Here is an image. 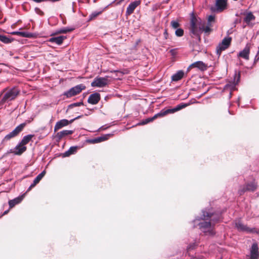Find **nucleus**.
Here are the masks:
<instances>
[{"label": "nucleus", "mask_w": 259, "mask_h": 259, "mask_svg": "<svg viewBox=\"0 0 259 259\" xmlns=\"http://www.w3.org/2000/svg\"><path fill=\"white\" fill-rule=\"evenodd\" d=\"M201 213L200 216L195 217V219L193 220V222L200 220H210L212 225L215 226L216 224L223 221V212L222 211L214 210L212 207H207L201 210Z\"/></svg>", "instance_id": "nucleus-1"}, {"label": "nucleus", "mask_w": 259, "mask_h": 259, "mask_svg": "<svg viewBox=\"0 0 259 259\" xmlns=\"http://www.w3.org/2000/svg\"><path fill=\"white\" fill-rule=\"evenodd\" d=\"M193 14L190 15L189 20V26L188 27L189 35L191 38L196 37L199 42H201V35L202 33L205 34V30L202 26H199L197 24V21L194 18Z\"/></svg>", "instance_id": "nucleus-2"}, {"label": "nucleus", "mask_w": 259, "mask_h": 259, "mask_svg": "<svg viewBox=\"0 0 259 259\" xmlns=\"http://www.w3.org/2000/svg\"><path fill=\"white\" fill-rule=\"evenodd\" d=\"M193 14L194 18H195L196 21H197V24L199 26H202L205 30V35L208 36L213 31L212 28V23L215 22V15L214 14H210L207 17L206 23L205 21H202L201 19L197 15L195 14L193 11L190 14V16Z\"/></svg>", "instance_id": "nucleus-3"}, {"label": "nucleus", "mask_w": 259, "mask_h": 259, "mask_svg": "<svg viewBox=\"0 0 259 259\" xmlns=\"http://www.w3.org/2000/svg\"><path fill=\"white\" fill-rule=\"evenodd\" d=\"M86 88L85 85L83 83L77 84L69 90L64 91L61 95L60 98L61 100H64L66 99L71 98L80 94L83 90Z\"/></svg>", "instance_id": "nucleus-4"}, {"label": "nucleus", "mask_w": 259, "mask_h": 259, "mask_svg": "<svg viewBox=\"0 0 259 259\" xmlns=\"http://www.w3.org/2000/svg\"><path fill=\"white\" fill-rule=\"evenodd\" d=\"M20 90L16 86L9 89L0 101V104H4L14 100L20 93Z\"/></svg>", "instance_id": "nucleus-5"}, {"label": "nucleus", "mask_w": 259, "mask_h": 259, "mask_svg": "<svg viewBox=\"0 0 259 259\" xmlns=\"http://www.w3.org/2000/svg\"><path fill=\"white\" fill-rule=\"evenodd\" d=\"M235 227L239 232H246L251 234H259V229L255 227L250 228L247 225H244L241 221L236 222Z\"/></svg>", "instance_id": "nucleus-6"}, {"label": "nucleus", "mask_w": 259, "mask_h": 259, "mask_svg": "<svg viewBox=\"0 0 259 259\" xmlns=\"http://www.w3.org/2000/svg\"><path fill=\"white\" fill-rule=\"evenodd\" d=\"M26 125V122H23L17 125L12 132L5 136L2 141V144L5 141H9L17 136L24 128Z\"/></svg>", "instance_id": "nucleus-7"}, {"label": "nucleus", "mask_w": 259, "mask_h": 259, "mask_svg": "<svg viewBox=\"0 0 259 259\" xmlns=\"http://www.w3.org/2000/svg\"><path fill=\"white\" fill-rule=\"evenodd\" d=\"M109 76L106 75L105 77L98 76L96 77L91 82V85L92 87L103 88L106 87L108 83V78Z\"/></svg>", "instance_id": "nucleus-8"}, {"label": "nucleus", "mask_w": 259, "mask_h": 259, "mask_svg": "<svg viewBox=\"0 0 259 259\" xmlns=\"http://www.w3.org/2000/svg\"><path fill=\"white\" fill-rule=\"evenodd\" d=\"M227 0H215L214 6L210 7L212 13H220L227 8Z\"/></svg>", "instance_id": "nucleus-9"}, {"label": "nucleus", "mask_w": 259, "mask_h": 259, "mask_svg": "<svg viewBox=\"0 0 259 259\" xmlns=\"http://www.w3.org/2000/svg\"><path fill=\"white\" fill-rule=\"evenodd\" d=\"M115 131L111 133L107 134H103L100 136L95 137L92 139H87L85 140V142L91 144H95L97 143H100L102 142L108 140L110 137L113 136L114 134Z\"/></svg>", "instance_id": "nucleus-10"}, {"label": "nucleus", "mask_w": 259, "mask_h": 259, "mask_svg": "<svg viewBox=\"0 0 259 259\" xmlns=\"http://www.w3.org/2000/svg\"><path fill=\"white\" fill-rule=\"evenodd\" d=\"M258 246L257 242H253L250 248L249 259H258L259 251Z\"/></svg>", "instance_id": "nucleus-11"}, {"label": "nucleus", "mask_w": 259, "mask_h": 259, "mask_svg": "<svg viewBox=\"0 0 259 259\" xmlns=\"http://www.w3.org/2000/svg\"><path fill=\"white\" fill-rule=\"evenodd\" d=\"M101 100V95L100 94L97 92V91H94L92 94L90 95L88 97L87 102L89 104L92 105H96Z\"/></svg>", "instance_id": "nucleus-12"}, {"label": "nucleus", "mask_w": 259, "mask_h": 259, "mask_svg": "<svg viewBox=\"0 0 259 259\" xmlns=\"http://www.w3.org/2000/svg\"><path fill=\"white\" fill-rule=\"evenodd\" d=\"M46 174V170L44 169L40 174H39L33 180V182L31 184L27 190L25 192L27 194L33 188H34L37 184H38L41 179L44 178Z\"/></svg>", "instance_id": "nucleus-13"}, {"label": "nucleus", "mask_w": 259, "mask_h": 259, "mask_svg": "<svg viewBox=\"0 0 259 259\" xmlns=\"http://www.w3.org/2000/svg\"><path fill=\"white\" fill-rule=\"evenodd\" d=\"M26 193L24 192L21 195H19L17 197L13 199H10L8 201V204L9 209L13 208L15 205L20 204L26 196Z\"/></svg>", "instance_id": "nucleus-14"}, {"label": "nucleus", "mask_w": 259, "mask_h": 259, "mask_svg": "<svg viewBox=\"0 0 259 259\" xmlns=\"http://www.w3.org/2000/svg\"><path fill=\"white\" fill-rule=\"evenodd\" d=\"M231 37L228 36H225L219 44L217 47L223 51H224L230 46L231 43Z\"/></svg>", "instance_id": "nucleus-15"}, {"label": "nucleus", "mask_w": 259, "mask_h": 259, "mask_svg": "<svg viewBox=\"0 0 259 259\" xmlns=\"http://www.w3.org/2000/svg\"><path fill=\"white\" fill-rule=\"evenodd\" d=\"M50 36L51 37L47 40V41L56 44L58 46L62 45L64 40L67 38V36L64 35H59L57 36L53 35Z\"/></svg>", "instance_id": "nucleus-16"}, {"label": "nucleus", "mask_w": 259, "mask_h": 259, "mask_svg": "<svg viewBox=\"0 0 259 259\" xmlns=\"http://www.w3.org/2000/svg\"><path fill=\"white\" fill-rule=\"evenodd\" d=\"M75 29V27L72 26H67L62 27L58 29L50 34V36L56 35L58 34H66L68 32H71Z\"/></svg>", "instance_id": "nucleus-17"}, {"label": "nucleus", "mask_w": 259, "mask_h": 259, "mask_svg": "<svg viewBox=\"0 0 259 259\" xmlns=\"http://www.w3.org/2000/svg\"><path fill=\"white\" fill-rule=\"evenodd\" d=\"M191 66L196 68L201 72L206 71L208 68L207 64L202 61H197L191 64Z\"/></svg>", "instance_id": "nucleus-18"}, {"label": "nucleus", "mask_w": 259, "mask_h": 259, "mask_svg": "<svg viewBox=\"0 0 259 259\" xmlns=\"http://www.w3.org/2000/svg\"><path fill=\"white\" fill-rule=\"evenodd\" d=\"M240 15H245V17L243 19V21L247 25H249L251 21L254 20L255 17L253 15V13L251 11H248L247 10H245L244 12L240 13Z\"/></svg>", "instance_id": "nucleus-19"}, {"label": "nucleus", "mask_w": 259, "mask_h": 259, "mask_svg": "<svg viewBox=\"0 0 259 259\" xmlns=\"http://www.w3.org/2000/svg\"><path fill=\"white\" fill-rule=\"evenodd\" d=\"M140 3L141 2L140 1H135L130 3L126 8L125 15L128 16L132 14Z\"/></svg>", "instance_id": "nucleus-20"}, {"label": "nucleus", "mask_w": 259, "mask_h": 259, "mask_svg": "<svg viewBox=\"0 0 259 259\" xmlns=\"http://www.w3.org/2000/svg\"><path fill=\"white\" fill-rule=\"evenodd\" d=\"M186 75V73L183 70H179L174 73L171 77L172 81L177 82Z\"/></svg>", "instance_id": "nucleus-21"}, {"label": "nucleus", "mask_w": 259, "mask_h": 259, "mask_svg": "<svg viewBox=\"0 0 259 259\" xmlns=\"http://www.w3.org/2000/svg\"><path fill=\"white\" fill-rule=\"evenodd\" d=\"M14 155H21L27 150L26 146H22V144L19 142L17 145L14 148Z\"/></svg>", "instance_id": "nucleus-22"}, {"label": "nucleus", "mask_w": 259, "mask_h": 259, "mask_svg": "<svg viewBox=\"0 0 259 259\" xmlns=\"http://www.w3.org/2000/svg\"><path fill=\"white\" fill-rule=\"evenodd\" d=\"M250 48L247 46L241 51H240L237 54L238 57L242 58L245 60H248L249 58Z\"/></svg>", "instance_id": "nucleus-23"}, {"label": "nucleus", "mask_w": 259, "mask_h": 259, "mask_svg": "<svg viewBox=\"0 0 259 259\" xmlns=\"http://www.w3.org/2000/svg\"><path fill=\"white\" fill-rule=\"evenodd\" d=\"M80 148L79 146H71L67 151L64 152V156L66 157H69L71 155L75 154L77 153L78 149Z\"/></svg>", "instance_id": "nucleus-24"}, {"label": "nucleus", "mask_w": 259, "mask_h": 259, "mask_svg": "<svg viewBox=\"0 0 259 259\" xmlns=\"http://www.w3.org/2000/svg\"><path fill=\"white\" fill-rule=\"evenodd\" d=\"M67 119H62L58 121L54 126V133L59 130L68 125Z\"/></svg>", "instance_id": "nucleus-25"}, {"label": "nucleus", "mask_w": 259, "mask_h": 259, "mask_svg": "<svg viewBox=\"0 0 259 259\" xmlns=\"http://www.w3.org/2000/svg\"><path fill=\"white\" fill-rule=\"evenodd\" d=\"M109 7V5L106 6L105 7L103 8L101 10L99 11H94L92 12L89 16V18L87 20V22H90L96 19L99 15L101 14L103 12L106 10Z\"/></svg>", "instance_id": "nucleus-26"}, {"label": "nucleus", "mask_w": 259, "mask_h": 259, "mask_svg": "<svg viewBox=\"0 0 259 259\" xmlns=\"http://www.w3.org/2000/svg\"><path fill=\"white\" fill-rule=\"evenodd\" d=\"M34 137V134H28L25 135L22 138L20 142L22 144V146H25V145L27 144L29 142H32V139Z\"/></svg>", "instance_id": "nucleus-27"}, {"label": "nucleus", "mask_w": 259, "mask_h": 259, "mask_svg": "<svg viewBox=\"0 0 259 259\" xmlns=\"http://www.w3.org/2000/svg\"><path fill=\"white\" fill-rule=\"evenodd\" d=\"M14 38L0 34V41L5 44H10L14 41Z\"/></svg>", "instance_id": "nucleus-28"}, {"label": "nucleus", "mask_w": 259, "mask_h": 259, "mask_svg": "<svg viewBox=\"0 0 259 259\" xmlns=\"http://www.w3.org/2000/svg\"><path fill=\"white\" fill-rule=\"evenodd\" d=\"M198 225H199L200 229H203L204 230H206L213 226L212 223L211 222V221H210V220H206L204 221L203 222H200L198 223Z\"/></svg>", "instance_id": "nucleus-29"}, {"label": "nucleus", "mask_w": 259, "mask_h": 259, "mask_svg": "<svg viewBox=\"0 0 259 259\" xmlns=\"http://www.w3.org/2000/svg\"><path fill=\"white\" fill-rule=\"evenodd\" d=\"M241 79V71L237 69L234 70V74L233 75V79L231 80H234V83L238 84Z\"/></svg>", "instance_id": "nucleus-30"}, {"label": "nucleus", "mask_w": 259, "mask_h": 259, "mask_svg": "<svg viewBox=\"0 0 259 259\" xmlns=\"http://www.w3.org/2000/svg\"><path fill=\"white\" fill-rule=\"evenodd\" d=\"M154 119L153 118V117H148V118H146L140 121H139V122H138L137 124H136L135 125H133L132 126V127H135V126H139V125H145V124H147L150 122H152L153 121H154Z\"/></svg>", "instance_id": "nucleus-31"}, {"label": "nucleus", "mask_w": 259, "mask_h": 259, "mask_svg": "<svg viewBox=\"0 0 259 259\" xmlns=\"http://www.w3.org/2000/svg\"><path fill=\"white\" fill-rule=\"evenodd\" d=\"M234 80H229L228 82L226 84L223 88V90H226L228 89H230L231 91L237 89L235 86L237 85L236 83H234Z\"/></svg>", "instance_id": "nucleus-32"}, {"label": "nucleus", "mask_w": 259, "mask_h": 259, "mask_svg": "<svg viewBox=\"0 0 259 259\" xmlns=\"http://www.w3.org/2000/svg\"><path fill=\"white\" fill-rule=\"evenodd\" d=\"M214 227L215 226H212L206 230H203L202 232L206 235L211 237L214 236L216 234V232L214 230Z\"/></svg>", "instance_id": "nucleus-33"}, {"label": "nucleus", "mask_w": 259, "mask_h": 259, "mask_svg": "<svg viewBox=\"0 0 259 259\" xmlns=\"http://www.w3.org/2000/svg\"><path fill=\"white\" fill-rule=\"evenodd\" d=\"M80 106H86V105L84 104L83 99H81L79 102H74L69 104L67 106V109L66 110V112H67L68 110L70 109H72L75 107H79Z\"/></svg>", "instance_id": "nucleus-34"}, {"label": "nucleus", "mask_w": 259, "mask_h": 259, "mask_svg": "<svg viewBox=\"0 0 259 259\" xmlns=\"http://www.w3.org/2000/svg\"><path fill=\"white\" fill-rule=\"evenodd\" d=\"M38 36V33L36 32H30L28 31H23V37L29 38H36Z\"/></svg>", "instance_id": "nucleus-35"}, {"label": "nucleus", "mask_w": 259, "mask_h": 259, "mask_svg": "<svg viewBox=\"0 0 259 259\" xmlns=\"http://www.w3.org/2000/svg\"><path fill=\"white\" fill-rule=\"evenodd\" d=\"M75 132V130H64L60 132H59V134L62 137V139L65 137L73 134Z\"/></svg>", "instance_id": "nucleus-36"}, {"label": "nucleus", "mask_w": 259, "mask_h": 259, "mask_svg": "<svg viewBox=\"0 0 259 259\" xmlns=\"http://www.w3.org/2000/svg\"><path fill=\"white\" fill-rule=\"evenodd\" d=\"M248 191H254L257 188V185L253 182L245 185Z\"/></svg>", "instance_id": "nucleus-37"}, {"label": "nucleus", "mask_w": 259, "mask_h": 259, "mask_svg": "<svg viewBox=\"0 0 259 259\" xmlns=\"http://www.w3.org/2000/svg\"><path fill=\"white\" fill-rule=\"evenodd\" d=\"M198 246V243L196 242L195 240L194 242L190 243L187 246L186 250L187 251H191L192 250H194L196 248V247Z\"/></svg>", "instance_id": "nucleus-38"}, {"label": "nucleus", "mask_w": 259, "mask_h": 259, "mask_svg": "<svg viewBox=\"0 0 259 259\" xmlns=\"http://www.w3.org/2000/svg\"><path fill=\"white\" fill-rule=\"evenodd\" d=\"M180 23L178 20H173L170 23V26L174 29H176L180 27Z\"/></svg>", "instance_id": "nucleus-39"}, {"label": "nucleus", "mask_w": 259, "mask_h": 259, "mask_svg": "<svg viewBox=\"0 0 259 259\" xmlns=\"http://www.w3.org/2000/svg\"><path fill=\"white\" fill-rule=\"evenodd\" d=\"M163 113L165 116L169 114H173L175 112H176V110L175 108V107L174 108H167L166 107L163 109Z\"/></svg>", "instance_id": "nucleus-40"}, {"label": "nucleus", "mask_w": 259, "mask_h": 259, "mask_svg": "<svg viewBox=\"0 0 259 259\" xmlns=\"http://www.w3.org/2000/svg\"><path fill=\"white\" fill-rule=\"evenodd\" d=\"M184 30L182 28L179 27L175 29V34L177 37H182L184 35Z\"/></svg>", "instance_id": "nucleus-41"}, {"label": "nucleus", "mask_w": 259, "mask_h": 259, "mask_svg": "<svg viewBox=\"0 0 259 259\" xmlns=\"http://www.w3.org/2000/svg\"><path fill=\"white\" fill-rule=\"evenodd\" d=\"M187 104L186 103L181 102L180 104H178L177 106L175 107V108L176 110V112H178L186 107H187Z\"/></svg>", "instance_id": "nucleus-42"}, {"label": "nucleus", "mask_w": 259, "mask_h": 259, "mask_svg": "<svg viewBox=\"0 0 259 259\" xmlns=\"http://www.w3.org/2000/svg\"><path fill=\"white\" fill-rule=\"evenodd\" d=\"M52 138L55 139V142L56 143H59L62 139V137L60 136L58 132H57L55 135H53Z\"/></svg>", "instance_id": "nucleus-43"}, {"label": "nucleus", "mask_w": 259, "mask_h": 259, "mask_svg": "<svg viewBox=\"0 0 259 259\" xmlns=\"http://www.w3.org/2000/svg\"><path fill=\"white\" fill-rule=\"evenodd\" d=\"M165 116L163 113V109L160 111L158 113H157L155 114L152 117L154 119V120L158 118H161Z\"/></svg>", "instance_id": "nucleus-44"}, {"label": "nucleus", "mask_w": 259, "mask_h": 259, "mask_svg": "<svg viewBox=\"0 0 259 259\" xmlns=\"http://www.w3.org/2000/svg\"><path fill=\"white\" fill-rule=\"evenodd\" d=\"M21 29H22V28H19V30L12 31L9 32L8 33L11 35H16L22 37L23 31H20Z\"/></svg>", "instance_id": "nucleus-45"}, {"label": "nucleus", "mask_w": 259, "mask_h": 259, "mask_svg": "<svg viewBox=\"0 0 259 259\" xmlns=\"http://www.w3.org/2000/svg\"><path fill=\"white\" fill-rule=\"evenodd\" d=\"M259 61V47H258V51H257L252 66H251L250 67L248 68V69H252L253 68V66Z\"/></svg>", "instance_id": "nucleus-46"}, {"label": "nucleus", "mask_w": 259, "mask_h": 259, "mask_svg": "<svg viewBox=\"0 0 259 259\" xmlns=\"http://www.w3.org/2000/svg\"><path fill=\"white\" fill-rule=\"evenodd\" d=\"M246 191H248L246 189V187H245V186L244 185L242 187H241L238 190V193L240 196H241L243 195L244 193L246 192Z\"/></svg>", "instance_id": "nucleus-47"}, {"label": "nucleus", "mask_w": 259, "mask_h": 259, "mask_svg": "<svg viewBox=\"0 0 259 259\" xmlns=\"http://www.w3.org/2000/svg\"><path fill=\"white\" fill-rule=\"evenodd\" d=\"M163 36H164V39L166 40L168 39H171V36H169V35L168 33L167 28H165L163 32Z\"/></svg>", "instance_id": "nucleus-48"}, {"label": "nucleus", "mask_w": 259, "mask_h": 259, "mask_svg": "<svg viewBox=\"0 0 259 259\" xmlns=\"http://www.w3.org/2000/svg\"><path fill=\"white\" fill-rule=\"evenodd\" d=\"M177 48L172 49L169 50V53L172 57H175L177 54Z\"/></svg>", "instance_id": "nucleus-49"}, {"label": "nucleus", "mask_w": 259, "mask_h": 259, "mask_svg": "<svg viewBox=\"0 0 259 259\" xmlns=\"http://www.w3.org/2000/svg\"><path fill=\"white\" fill-rule=\"evenodd\" d=\"M34 11L36 14H37L40 16L44 15V12L37 7L35 8Z\"/></svg>", "instance_id": "nucleus-50"}, {"label": "nucleus", "mask_w": 259, "mask_h": 259, "mask_svg": "<svg viewBox=\"0 0 259 259\" xmlns=\"http://www.w3.org/2000/svg\"><path fill=\"white\" fill-rule=\"evenodd\" d=\"M199 102L197 101L195 99L192 98L191 100H189V101L188 103H186L187 104V106H189L195 103H198Z\"/></svg>", "instance_id": "nucleus-51"}, {"label": "nucleus", "mask_w": 259, "mask_h": 259, "mask_svg": "<svg viewBox=\"0 0 259 259\" xmlns=\"http://www.w3.org/2000/svg\"><path fill=\"white\" fill-rule=\"evenodd\" d=\"M124 1V0H114L113 2H112L111 3H110L108 5H109V6L113 3H115L116 5H118L120 4Z\"/></svg>", "instance_id": "nucleus-52"}, {"label": "nucleus", "mask_w": 259, "mask_h": 259, "mask_svg": "<svg viewBox=\"0 0 259 259\" xmlns=\"http://www.w3.org/2000/svg\"><path fill=\"white\" fill-rule=\"evenodd\" d=\"M59 17L62 19V23L63 24H66L67 23V20L65 17V16L63 14H60L59 15Z\"/></svg>", "instance_id": "nucleus-53"}, {"label": "nucleus", "mask_w": 259, "mask_h": 259, "mask_svg": "<svg viewBox=\"0 0 259 259\" xmlns=\"http://www.w3.org/2000/svg\"><path fill=\"white\" fill-rule=\"evenodd\" d=\"M10 153H13L14 154V149H10L9 150H8L7 151V152L5 153L3 155V157H5V156H7L8 154H10Z\"/></svg>", "instance_id": "nucleus-54"}, {"label": "nucleus", "mask_w": 259, "mask_h": 259, "mask_svg": "<svg viewBox=\"0 0 259 259\" xmlns=\"http://www.w3.org/2000/svg\"><path fill=\"white\" fill-rule=\"evenodd\" d=\"M64 152L63 153H56L54 155V158L62 157V158H65L66 156H64Z\"/></svg>", "instance_id": "nucleus-55"}, {"label": "nucleus", "mask_w": 259, "mask_h": 259, "mask_svg": "<svg viewBox=\"0 0 259 259\" xmlns=\"http://www.w3.org/2000/svg\"><path fill=\"white\" fill-rule=\"evenodd\" d=\"M114 96V95L113 94H109V95H106L105 97H104V101H108L110 99H111L112 97Z\"/></svg>", "instance_id": "nucleus-56"}, {"label": "nucleus", "mask_w": 259, "mask_h": 259, "mask_svg": "<svg viewBox=\"0 0 259 259\" xmlns=\"http://www.w3.org/2000/svg\"><path fill=\"white\" fill-rule=\"evenodd\" d=\"M242 21V19L240 18H236L234 21V27H235L236 25L238 23H240Z\"/></svg>", "instance_id": "nucleus-57"}, {"label": "nucleus", "mask_w": 259, "mask_h": 259, "mask_svg": "<svg viewBox=\"0 0 259 259\" xmlns=\"http://www.w3.org/2000/svg\"><path fill=\"white\" fill-rule=\"evenodd\" d=\"M223 50L219 49L218 48H216V54L218 55V58H219L221 55V52Z\"/></svg>", "instance_id": "nucleus-58"}, {"label": "nucleus", "mask_w": 259, "mask_h": 259, "mask_svg": "<svg viewBox=\"0 0 259 259\" xmlns=\"http://www.w3.org/2000/svg\"><path fill=\"white\" fill-rule=\"evenodd\" d=\"M75 120L74 119V118L70 119V120H68L67 119V124L68 125L70 124H71L72 123H73Z\"/></svg>", "instance_id": "nucleus-59"}, {"label": "nucleus", "mask_w": 259, "mask_h": 259, "mask_svg": "<svg viewBox=\"0 0 259 259\" xmlns=\"http://www.w3.org/2000/svg\"><path fill=\"white\" fill-rule=\"evenodd\" d=\"M9 211H10V209L9 208L7 210H5L3 213H2V215H6L9 213Z\"/></svg>", "instance_id": "nucleus-60"}, {"label": "nucleus", "mask_w": 259, "mask_h": 259, "mask_svg": "<svg viewBox=\"0 0 259 259\" xmlns=\"http://www.w3.org/2000/svg\"><path fill=\"white\" fill-rule=\"evenodd\" d=\"M193 69V67H191V64H190V65L188 66V67L187 68V70H186V72L185 73H186V74H187V73L188 72H189V71L191 70V69Z\"/></svg>", "instance_id": "nucleus-61"}, {"label": "nucleus", "mask_w": 259, "mask_h": 259, "mask_svg": "<svg viewBox=\"0 0 259 259\" xmlns=\"http://www.w3.org/2000/svg\"><path fill=\"white\" fill-rule=\"evenodd\" d=\"M208 90H207L206 91L204 92V93H203L201 94H200V95H199L198 97H197V99L200 98L203 95L205 94L208 92Z\"/></svg>", "instance_id": "nucleus-62"}, {"label": "nucleus", "mask_w": 259, "mask_h": 259, "mask_svg": "<svg viewBox=\"0 0 259 259\" xmlns=\"http://www.w3.org/2000/svg\"><path fill=\"white\" fill-rule=\"evenodd\" d=\"M72 11L73 13H75V9H74V5L76 4V3L75 2H72Z\"/></svg>", "instance_id": "nucleus-63"}, {"label": "nucleus", "mask_w": 259, "mask_h": 259, "mask_svg": "<svg viewBox=\"0 0 259 259\" xmlns=\"http://www.w3.org/2000/svg\"><path fill=\"white\" fill-rule=\"evenodd\" d=\"M110 72L111 73H115V72H120V71L119 70H109Z\"/></svg>", "instance_id": "nucleus-64"}]
</instances>
